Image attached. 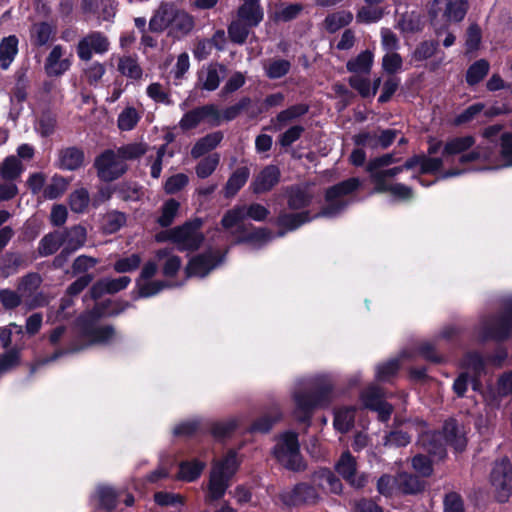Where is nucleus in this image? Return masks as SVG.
I'll return each mask as SVG.
<instances>
[{
  "label": "nucleus",
  "mask_w": 512,
  "mask_h": 512,
  "mask_svg": "<svg viewBox=\"0 0 512 512\" xmlns=\"http://www.w3.org/2000/svg\"><path fill=\"white\" fill-rule=\"evenodd\" d=\"M193 28V17L184 10H179L175 7L172 24L170 27L171 33H173L176 37H181L190 33Z\"/></svg>",
  "instance_id": "33"
},
{
  "label": "nucleus",
  "mask_w": 512,
  "mask_h": 512,
  "mask_svg": "<svg viewBox=\"0 0 512 512\" xmlns=\"http://www.w3.org/2000/svg\"><path fill=\"white\" fill-rule=\"evenodd\" d=\"M356 408L354 406L340 407L335 411L334 426L340 432H347L354 423Z\"/></svg>",
  "instance_id": "43"
},
{
  "label": "nucleus",
  "mask_w": 512,
  "mask_h": 512,
  "mask_svg": "<svg viewBox=\"0 0 512 512\" xmlns=\"http://www.w3.org/2000/svg\"><path fill=\"white\" fill-rule=\"evenodd\" d=\"M225 69L219 64H209L198 73V82L202 89L214 91L224 76Z\"/></svg>",
  "instance_id": "26"
},
{
  "label": "nucleus",
  "mask_w": 512,
  "mask_h": 512,
  "mask_svg": "<svg viewBox=\"0 0 512 512\" xmlns=\"http://www.w3.org/2000/svg\"><path fill=\"white\" fill-rule=\"evenodd\" d=\"M375 188L374 191L378 193H389L391 196L400 199L406 200L412 197V190L401 183H391L388 180H383L381 176H374Z\"/></svg>",
  "instance_id": "27"
},
{
  "label": "nucleus",
  "mask_w": 512,
  "mask_h": 512,
  "mask_svg": "<svg viewBox=\"0 0 512 512\" xmlns=\"http://www.w3.org/2000/svg\"><path fill=\"white\" fill-rule=\"evenodd\" d=\"M459 164L480 163L485 170H496L512 166V134L501 136L500 153H495L490 146L478 145L470 152L465 151L458 158Z\"/></svg>",
  "instance_id": "4"
},
{
  "label": "nucleus",
  "mask_w": 512,
  "mask_h": 512,
  "mask_svg": "<svg viewBox=\"0 0 512 512\" xmlns=\"http://www.w3.org/2000/svg\"><path fill=\"white\" fill-rule=\"evenodd\" d=\"M237 17L249 26H257L263 19V11L259 2L244 3L237 12Z\"/></svg>",
  "instance_id": "37"
},
{
  "label": "nucleus",
  "mask_w": 512,
  "mask_h": 512,
  "mask_svg": "<svg viewBox=\"0 0 512 512\" xmlns=\"http://www.w3.org/2000/svg\"><path fill=\"white\" fill-rule=\"evenodd\" d=\"M350 85L356 89L363 97H372L376 94L380 84L381 79L376 78L371 85L368 79L362 78L358 75H355L349 80Z\"/></svg>",
  "instance_id": "50"
},
{
  "label": "nucleus",
  "mask_w": 512,
  "mask_h": 512,
  "mask_svg": "<svg viewBox=\"0 0 512 512\" xmlns=\"http://www.w3.org/2000/svg\"><path fill=\"white\" fill-rule=\"evenodd\" d=\"M84 163V153L76 147H67L58 153V166L64 170H77Z\"/></svg>",
  "instance_id": "30"
},
{
  "label": "nucleus",
  "mask_w": 512,
  "mask_h": 512,
  "mask_svg": "<svg viewBox=\"0 0 512 512\" xmlns=\"http://www.w3.org/2000/svg\"><path fill=\"white\" fill-rule=\"evenodd\" d=\"M240 461L236 452L229 451L223 458L214 460L209 474L206 503L220 500L229 487V481L236 473Z\"/></svg>",
  "instance_id": "5"
},
{
  "label": "nucleus",
  "mask_w": 512,
  "mask_h": 512,
  "mask_svg": "<svg viewBox=\"0 0 512 512\" xmlns=\"http://www.w3.org/2000/svg\"><path fill=\"white\" fill-rule=\"evenodd\" d=\"M218 262L214 260L211 254L201 255L193 258L187 266L188 276L204 277L217 266Z\"/></svg>",
  "instance_id": "32"
},
{
  "label": "nucleus",
  "mask_w": 512,
  "mask_h": 512,
  "mask_svg": "<svg viewBox=\"0 0 512 512\" xmlns=\"http://www.w3.org/2000/svg\"><path fill=\"white\" fill-rule=\"evenodd\" d=\"M245 219V206H235L224 214L221 225L236 243L247 242L260 246L271 240L272 235L269 231L255 229L252 225L246 224Z\"/></svg>",
  "instance_id": "3"
},
{
  "label": "nucleus",
  "mask_w": 512,
  "mask_h": 512,
  "mask_svg": "<svg viewBox=\"0 0 512 512\" xmlns=\"http://www.w3.org/2000/svg\"><path fill=\"white\" fill-rule=\"evenodd\" d=\"M69 181L62 176H54L44 189V196L48 199H56L68 188Z\"/></svg>",
  "instance_id": "57"
},
{
  "label": "nucleus",
  "mask_w": 512,
  "mask_h": 512,
  "mask_svg": "<svg viewBox=\"0 0 512 512\" xmlns=\"http://www.w3.org/2000/svg\"><path fill=\"white\" fill-rule=\"evenodd\" d=\"M141 119V113L133 106L125 107L118 115L117 126L121 131H130Z\"/></svg>",
  "instance_id": "44"
},
{
  "label": "nucleus",
  "mask_w": 512,
  "mask_h": 512,
  "mask_svg": "<svg viewBox=\"0 0 512 512\" xmlns=\"http://www.w3.org/2000/svg\"><path fill=\"white\" fill-rule=\"evenodd\" d=\"M396 27L404 34L419 32L422 29L420 13L416 11L402 13L397 19Z\"/></svg>",
  "instance_id": "36"
},
{
  "label": "nucleus",
  "mask_w": 512,
  "mask_h": 512,
  "mask_svg": "<svg viewBox=\"0 0 512 512\" xmlns=\"http://www.w3.org/2000/svg\"><path fill=\"white\" fill-rule=\"evenodd\" d=\"M118 496L119 493L114 488L105 484L97 486L94 494L99 506L107 511L115 509Z\"/></svg>",
  "instance_id": "39"
},
{
  "label": "nucleus",
  "mask_w": 512,
  "mask_h": 512,
  "mask_svg": "<svg viewBox=\"0 0 512 512\" xmlns=\"http://www.w3.org/2000/svg\"><path fill=\"white\" fill-rule=\"evenodd\" d=\"M512 327V298L507 301L505 314L496 319L485 321L482 324V337L502 339L505 338Z\"/></svg>",
  "instance_id": "19"
},
{
  "label": "nucleus",
  "mask_w": 512,
  "mask_h": 512,
  "mask_svg": "<svg viewBox=\"0 0 512 512\" xmlns=\"http://www.w3.org/2000/svg\"><path fill=\"white\" fill-rule=\"evenodd\" d=\"M223 135L220 132L210 133L200 138L191 149V156L198 159L215 149L222 141Z\"/></svg>",
  "instance_id": "34"
},
{
  "label": "nucleus",
  "mask_w": 512,
  "mask_h": 512,
  "mask_svg": "<svg viewBox=\"0 0 512 512\" xmlns=\"http://www.w3.org/2000/svg\"><path fill=\"white\" fill-rule=\"evenodd\" d=\"M205 468V463L192 460L182 462L179 467L178 478L183 481L192 482L196 480Z\"/></svg>",
  "instance_id": "48"
},
{
  "label": "nucleus",
  "mask_w": 512,
  "mask_h": 512,
  "mask_svg": "<svg viewBox=\"0 0 512 512\" xmlns=\"http://www.w3.org/2000/svg\"><path fill=\"white\" fill-rule=\"evenodd\" d=\"M147 150L148 146L146 143L134 142L120 147L117 151L125 162V160H134L141 157Z\"/></svg>",
  "instance_id": "56"
},
{
  "label": "nucleus",
  "mask_w": 512,
  "mask_h": 512,
  "mask_svg": "<svg viewBox=\"0 0 512 512\" xmlns=\"http://www.w3.org/2000/svg\"><path fill=\"white\" fill-rule=\"evenodd\" d=\"M180 204L174 199H169L166 201L161 209V215L159 216L157 222L162 227L170 226L177 216Z\"/></svg>",
  "instance_id": "54"
},
{
  "label": "nucleus",
  "mask_w": 512,
  "mask_h": 512,
  "mask_svg": "<svg viewBox=\"0 0 512 512\" xmlns=\"http://www.w3.org/2000/svg\"><path fill=\"white\" fill-rule=\"evenodd\" d=\"M273 454L277 461L289 470L301 471L305 468L295 433L287 432L280 436L274 447Z\"/></svg>",
  "instance_id": "10"
},
{
  "label": "nucleus",
  "mask_w": 512,
  "mask_h": 512,
  "mask_svg": "<svg viewBox=\"0 0 512 512\" xmlns=\"http://www.w3.org/2000/svg\"><path fill=\"white\" fill-rule=\"evenodd\" d=\"M332 387V381L326 375L297 380L292 392L295 417L299 421H306L311 411L323 404V395L330 392Z\"/></svg>",
  "instance_id": "2"
},
{
  "label": "nucleus",
  "mask_w": 512,
  "mask_h": 512,
  "mask_svg": "<svg viewBox=\"0 0 512 512\" xmlns=\"http://www.w3.org/2000/svg\"><path fill=\"white\" fill-rule=\"evenodd\" d=\"M396 161L397 160L394 158L392 154H385L371 160L367 165V171L370 173L371 181L374 183L375 174L383 176V174H381L382 168L387 167L395 163ZM381 178L383 179V177Z\"/></svg>",
  "instance_id": "59"
},
{
  "label": "nucleus",
  "mask_w": 512,
  "mask_h": 512,
  "mask_svg": "<svg viewBox=\"0 0 512 512\" xmlns=\"http://www.w3.org/2000/svg\"><path fill=\"white\" fill-rule=\"evenodd\" d=\"M72 54L61 45H55L48 54L44 69L49 76H60L69 70Z\"/></svg>",
  "instance_id": "20"
},
{
  "label": "nucleus",
  "mask_w": 512,
  "mask_h": 512,
  "mask_svg": "<svg viewBox=\"0 0 512 512\" xmlns=\"http://www.w3.org/2000/svg\"><path fill=\"white\" fill-rule=\"evenodd\" d=\"M311 201V195L304 189L292 188L289 192L288 204L293 209L307 206Z\"/></svg>",
  "instance_id": "62"
},
{
  "label": "nucleus",
  "mask_w": 512,
  "mask_h": 512,
  "mask_svg": "<svg viewBox=\"0 0 512 512\" xmlns=\"http://www.w3.org/2000/svg\"><path fill=\"white\" fill-rule=\"evenodd\" d=\"M373 64L372 52H361L355 59L347 62V69L352 73H368Z\"/></svg>",
  "instance_id": "51"
},
{
  "label": "nucleus",
  "mask_w": 512,
  "mask_h": 512,
  "mask_svg": "<svg viewBox=\"0 0 512 512\" xmlns=\"http://www.w3.org/2000/svg\"><path fill=\"white\" fill-rule=\"evenodd\" d=\"M280 172L275 166L265 167L254 179L252 183L253 191L257 194L264 193L272 189L279 181Z\"/></svg>",
  "instance_id": "29"
},
{
  "label": "nucleus",
  "mask_w": 512,
  "mask_h": 512,
  "mask_svg": "<svg viewBox=\"0 0 512 512\" xmlns=\"http://www.w3.org/2000/svg\"><path fill=\"white\" fill-rule=\"evenodd\" d=\"M63 234V244L65 247L61 254L55 258V263L58 266H61L72 252L82 247L85 244L87 238L86 229L82 226L72 227L70 230Z\"/></svg>",
  "instance_id": "23"
},
{
  "label": "nucleus",
  "mask_w": 512,
  "mask_h": 512,
  "mask_svg": "<svg viewBox=\"0 0 512 512\" xmlns=\"http://www.w3.org/2000/svg\"><path fill=\"white\" fill-rule=\"evenodd\" d=\"M18 53V39L15 35L5 37L0 42V67L8 69Z\"/></svg>",
  "instance_id": "35"
},
{
  "label": "nucleus",
  "mask_w": 512,
  "mask_h": 512,
  "mask_svg": "<svg viewBox=\"0 0 512 512\" xmlns=\"http://www.w3.org/2000/svg\"><path fill=\"white\" fill-rule=\"evenodd\" d=\"M290 69V63L287 60L279 59L269 62L265 65V71L269 78L276 79L284 76Z\"/></svg>",
  "instance_id": "64"
},
{
  "label": "nucleus",
  "mask_w": 512,
  "mask_h": 512,
  "mask_svg": "<svg viewBox=\"0 0 512 512\" xmlns=\"http://www.w3.org/2000/svg\"><path fill=\"white\" fill-rule=\"evenodd\" d=\"M466 40L465 45L468 52H473L477 50L480 46L481 39H482V32L480 27L472 23L469 25L466 31Z\"/></svg>",
  "instance_id": "63"
},
{
  "label": "nucleus",
  "mask_w": 512,
  "mask_h": 512,
  "mask_svg": "<svg viewBox=\"0 0 512 512\" xmlns=\"http://www.w3.org/2000/svg\"><path fill=\"white\" fill-rule=\"evenodd\" d=\"M469 8L467 0H433L431 21L438 38L446 30V24L460 23Z\"/></svg>",
  "instance_id": "8"
},
{
  "label": "nucleus",
  "mask_w": 512,
  "mask_h": 512,
  "mask_svg": "<svg viewBox=\"0 0 512 512\" xmlns=\"http://www.w3.org/2000/svg\"><path fill=\"white\" fill-rule=\"evenodd\" d=\"M352 20L353 14L350 11L342 10L329 14L324 20V26L327 31L334 33L350 24Z\"/></svg>",
  "instance_id": "45"
},
{
  "label": "nucleus",
  "mask_w": 512,
  "mask_h": 512,
  "mask_svg": "<svg viewBox=\"0 0 512 512\" xmlns=\"http://www.w3.org/2000/svg\"><path fill=\"white\" fill-rule=\"evenodd\" d=\"M80 337L85 343L72 345L67 352H78L94 344H109L116 338V333L111 326L87 325L82 327Z\"/></svg>",
  "instance_id": "15"
},
{
  "label": "nucleus",
  "mask_w": 512,
  "mask_h": 512,
  "mask_svg": "<svg viewBox=\"0 0 512 512\" xmlns=\"http://www.w3.org/2000/svg\"><path fill=\"white\" fill-rule=\"evenodd\" d=\"M95 167L99 178L104 181H113L126 171V164L120 154L112 150L103 152L95 160Z\"/></svg>",
  "instance_id": "13"
},
{
  "label": "nucleus",
  "mask_w": 512,
  "mask_h": 512,
  "mask_svg": "<svg viewBox=\"0 0 512 512\" xmlns=\"http://www.w3.org/2000/svg\"><path fill=\"white\" fill-rule=\"evenodd\" d=\"M308 111V107L304 104H298L281 111L275 119L271 121L274 130H281L286 124L292 120L304 115Z\"/></svg>",
  "instance_id": "38"
},
{
  "label": "nucleus",
  "mask_w": 512,
  "mask_h": 512,
  "mask_svg": "<svg viewBox=\"0 0 512 512\" xmlns=\"http://www.w3.org/2000/svg\"><path fill=\"white\" fill-rule=\"evenodd\" d=\"M158 267L154 262H147L142 268L141 274L137 279V288L140 297H151L165 288L162 281H152L151 278L156 274Z\"/></svg>",
  "instance_id": "22"
},
{
  "label": "nucleus",
  "mask_w": 512,
  "mask_h": 512,
  "mask_svg": "<svg viewBox=\"0 0 512 512\" xmlns=\"http://www.w3.org/2000/svg\"><path fill=\"white\" fill-rule=\"evenodd\" d=\"M362 405L378 413L381 421H387L393 411L392 406L383 398L381 389L375 386L367 387L360 395Z\"/></svg>",
  "instance_id": "18"
},
{
  "label": "nucleus",
  "mask_w": 512,
  "mask_h": 512,
  "mask_svg": "<svg viewBox=\"0 0 512 512\" xmlns=\"http://www.w3.org/2000/svg\"><path fill=\"white\" fill-rule=\"evenodd\" d=\"M397 487L405 494H416L424 489V482L416 476L401 473L397 476Z\"/></svg>",
  "instance_id": "49"
},
{
  "label": "nucleus",
  "mask_w": 512,
  "mask_h": 512,
  "mask_svg": "<svg viewBox=\"0 0 512 512\" xmlns=\"http://www.w3.org/2000/svg\"><path fill=\"white\" fill-rule=\"evenodd\" d=\"M64 242V234L61 232H53L44 236L39 242L38 251L42 256H48L58 250Z\"/></svg>",
  "instance_id": "46"
},
{
  "label": "nucleus",
  "mask_w": 512,
  "mask_h": 512,
  "mask_svg": "<svg viewBox=\"0 0 512 512\" xmlns=\"http://www.w3.org/2000/svg\"><path fill=\"white\" fill-rule=\"evenodd\" d=\"M280 500L288 506H295L300 504H314L319 498L320 494L316 486L307 483H299L292 488L284 489L279 494Z\"/></svg>",
  "instance_id": "16"
},
{
  "label": "nucleus",
  "mask_w": 512,
  "mask_h": 512,
  "mask_svg": "<svg viewBox=\"0 0 512 512\" xmlns=\"http://www.w3.org/2000/svg\"><path fill=\"white\" fill-rule=\"evenodd\" d=\"M130 282L131 279L128 276H121L115 279L104 278L99 280L92 286L90 294L93 299H98L106 293H117L125 289Z\"/></svg>",
  "instance_id": "25"
},
{
  "label": "nucleus",
  "mask_w": 512,
  "mask_h": 512,
  "mask_svg": "<svg viewBox=\"0 0 512 512\" xmlns=\"http://www.w3.org/2000/svg\"><path fill=\"white\" fill-rule=\"evenodd\" d=\"M54 29L51 24L47 22L36 23L31 27L30 38L31 42L37 46H43L51 39Z\"/></svg>",
  "instance_id": "47"
},
{
  "label": "nucleus",
  "mask_w": 512,
  "mask_h": 512,
  "mask_svg": "<svg viewBox=\"0 0 512 512\" xmlns=\"http://www.w3.org/2000/svg\"><path fill=\"white\" fill-rule=\"evenodd\" d=\"M203 122L213 126L220 123V113L215 105H205L185 113L179 122V126L183 130H190Z\"/></svg>",
  "instance_id": "17"
},
{
  "label": "nucleus",
  "mask_w": 512,
  "mask_h": 512,
  "mask_svg": "<svg viewBox=\"0 0 512 512\" xmlns=\"http://www.w3.org/2000/svg\"><path fill=\"white\" fill-rule=\"evenodd\" d=\"M489 483L498 502H506L512 494V466L507 458L494 462Z\"/></svg>",
  "instance_id": "12"
},
{
  "label": "nucleus",
  "mask_w": 512,
  "mask_h": 512,
  "mask_svg": "<svg viewBox=\"0 0 512 512\" xmlns=\"http://www.w3.org/2000/svg\"><path fill=\"white\" fill-rule=\"evenodd\" d=\"M108 49V39L100 32H92L79 41L77 54L80 59L88 61L93 53L103 54Z\"/></svg>",
  "instance_id": "21"
},
{
  "label": "nucleus",
  "mask_w": 512,
  "mask_h": 512,
  "mask_svg": "<svg viewBox=\"0 0 512 512\" xmlns=\"http://www.w3.org/2000/svg\"><path fill=\"white\" fill-rule=\"evenodd\" d=\"M220 163V155L218 153H212L207 157L201 159L195 167L196 175L205 179L211 176Z\"/></svg>",
  "instance_id": "52"
},
{
  "label": "nucleus",
  "mask_w": 512,
  "mask_h": 512,
  "mask_svg": "<svg viewBox=\"0 0 512 512\" xmlns=\"http://www.w3.org/2000/svg\"><path fill=\"white\" fill-rule=\"evenodd\" d=\"M41 279L37 274H30L25 277L18 287L19 294L11 290L0 291V301L2 305L11 309L24 301L30 308L41 306L45 303L42 295L36 294Z\"/></svg>",
  "instance_id": "9"
},
{
  "label": "nucleus",
  "mask_w": 512,
  "mask_h": 512,
  "mask_svg": "<svg viewBox=\"0 0 512 512\" xmlns=\"http://www.w3.org/2000/svg\"><path fill=\"white\" fill-rule=\"evenodd\" d=\"M308 221H310V218L307 212L284 214L279 218V225L288 230H294Z\"/></svg>",
  "instance_id": "61"
},
{
  "label": "nucleus",
  "mask_w": 512,
  "mask_h": 512,
  "mask_svg": "<svg viewBox=\"0 0 512 512\" xmlns=\"http://www.w3.org/2000/svg\"><path fill=\"white\" fill-rule=\"evenodd\" d=\"M475 144L474 137L470 135L455 137L448 140L443 149V156L439 158L427 157L424 155H416L408 159L404 165V170L420 167L422 173H436L451 167L441 173L440 178L459 176L465 172V169L453 167L455 163H459V156L468 151Z\"/></svg>",
  "instance_id": "1"
},
{
  "label": "nucleus",
  "mask_w": 512,
  "mask_h": 512,
  "mask_svg": "<svg viewBox=\"0 0 512 512\" xmlns=\"http://www.w3.org/2000/svg\"><path fill=\"white\" fill-rule=\"evenodd\" d=\"M489 64L485 60L475 62L467 71L466 79L471 85L481 81L488 73Z\"/></svg>",
  "instance_id": "60"
},
{
  "label": "nucleus",
  "mask_w": 512,
  "mask_h": 512,
  "mask_svg": "<svg viewBox=\"0 0 512 512\" xmlns=\"http://www.w3.org/2000/svg\"><path fill=\"white\" fill-rule=\"evenodd\" d=\"M359 186L360 180L358 178H350L329 188L325 196V205L319 216L332 218L340 214L347 206L345 196L355 191Z\"/></svg>",
  "instance_id": "11"
},
{
  "label": "nucleus",
  "mask_w": 512,
  "mask_h": 512,
  "mask_svg": "<svg viewBox=\"0 0 512 512\" xmlns=\"http://www.w3.org/2000/svg\"><path fill=\"white\" fill-rule=\"evenodd\" d=\"M117 69L123 76L131 80H139L143 75V70L137 58L133 56L120 57L117 63Z\"/></svg>",
  "instance_id": "40"
},
{
  "label": "nucleus",
  "mask_w": 512,
  "mask_h": 512,
  "mask_svg": "<svg viewBox=\"0 0 512 512\" xmlns=\"http://www.w3.org/2000/svg\"><path fill=\"white\" fill-rule=\"evenodd\" d=\"M467 371L460 374L454 381L453 389L458 396H463L470 384L474 390L480 388L477 376L483 370L484 364L482 358L478 354L469 355L465 360Z\"/></svg>",
  "instance_id": "14"
},
{
  "label": "nucleus",
  "mask_w": 512,
  "mask_h": 512,
  "mask_svg": "<svg viewBox=\"0 0 512 512\" xmlns=\"http://www.w3.org/2000/svg\"><path fill=\"white\" fill-rule=\"evenodd\" d=\"M443 440L456 451H462L467 444L466 430L454 420L447 421L442 433L425 432L420 436L421 445L432 455L442 458L445 455Z\"/></svg>",
  "instance_id": "6"
},
{
  "label": "nucleus",
  "mask_w": 512,
  "mask_h": 512,
  "mask_svg": "<svg viewBox=\"0 0 512 512\" xmlns=\"http://www.w3.org/2000/svg\"><path fill=\"white\" fill-rule=\"evenodd\" d=\"M249 177V170L246 167H241L237 169L231 177L228 179L226 184V195L233 196L235 195L240 188L246 183Z\"/></svg>",
  "instance_id": "53"
},
{
  "label": "nucleus",
  "mask_w": 512,
  "mask_h": 512,
  "mask_svg": "<svg viewBox=\"0 0 512 512\" xmlns=\"http://www.w3.org/2000/svg\"><path fill=\"white\" fill-rule=\"evenodd\" d=\"M156 258L161 261L165 259L163 264V274L167 277L174 276L181 267V259L172 253L168 248L159 249L156 252Z\"/></svg>",
  "instance_id": "41"
},
{
  "label": "nucleus",
  "mask_w": 512,
  "mask_h": 512,
  "mask_svg": "<svg viewBox=\"0 0 512 512\" xmlns=\"http://www.w3.org/2000/svg\"><path fill=\"white\" fill-rule=\"evenodd\" d=\"M312 482L318 489V491H322L324 493H335L338 494L341 492L342 484L340 480L327 469H321L314 473L312 477Z\"/></svg>",
  "instance_id": "28"
},
{
  "label": "nucleus",
  "mask_w": 512,
  "mask_h": 512,
  "mask_svg": "<svg viewBox=\"0 0 512 512\" xmlns=\"http://www.w3.org/2000/svg\"><path fill=\"white\" fill-rule=\"evenodd\" d=\"M174 9L175 6L172 4H162L150 19V29L159 32L171 27Z\"/></svg>",
  "instance_id": "31"
},
{
  "label": "nucleus",
  "mask_w": 512,
  "mask_h": 512,
  "mask_svg": "<svg viewBox=\"0 0 512 512\" xmlns=\"http://www.w3.org/2000/svg\"><path fill=\"white\" fill-rule=\"evenodd\" d=\"M89 202V193L85 188L75 190L69 198L70 208L76 213L84 212L87 209Z\"/></svg>",
  "instance_id": "58"
},
{
  "label": "nucleus",
  "mask_w": 512,
  "mask_h": 512,
  "mask_svg": "<svg viewBox=\"0 0 512 512\" xmlns=\"http://www.w3.org/2000/svg\"><path fill=\"white\" fill-rule=\"evenodd\" d=\"M249 27L246 22L237 18L228 27L229 38L234 43L243 44L248 37Z\"/></svg>",
  "instance_id": "55"
},
{
  "label": "nucleus",
  "mask_w": 512,
  "mask_h": 512,
  "mask_svg": "<svg viewBox=\"0 0 512 512\" xmlns=\"http://www.w3.org/2000/svg\"><path fill=\"white\" fill-rule=\"evenodd\" d=\"M202 222L197 219L193 222H187L181 226L163 230L155 235L158 243L171 242L179 250H196L204 240L200 231Z\"/></svg>",
  "instance_id": "7"
},
{
  "label": "nucleus",
  "mask_w": 512,
  "mask_h": 512,
  "mask_svg": "<svg viewBox=\"0 0 512 512\" xmlns=\"http://www.w3.org/2000/svg\"><path fill=\"white\" fill-rule=\"evenodd\" d=\"M337 472L352 486L361 488L366 483V477L357 473V464L355 458L349 453L344 452L336 464Z\"/></svg>",
  "instance_id": "24"
},
{
  "label": "nucleus",
  "mask_w": 512,
  "mask_h": 512,
  "mask_svg": "<svg viewBox=\"0 0 512 512\" xmlns=\"http://www.w3.org/2000/svg\"><path fill=\"white\" fill-rule=\"evenodd\" d=\"M24 167L18 158L14 155L8 156L0 164V177L4 180L13 181L18 178Z\"/></svg>",
  "instance_id": "42"
}]
</instances>
